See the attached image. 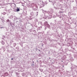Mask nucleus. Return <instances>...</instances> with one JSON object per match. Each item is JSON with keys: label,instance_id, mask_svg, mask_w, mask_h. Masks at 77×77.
<instances>
[{"label": "nucleus", "instance_id": "nucleus-1", "mask_svg": "<svg viewBox=\"0 0 77 77\" xmlns=\"http://www.w3.org/2000/svg\"><path fill=\"white\" fill-rule=\"evenodd\" d=\"M17 12L18 11H20V9L18 8H17Z\"/></svg>", "mask_w": 77, "mask_h": 77}, {"label": "nucleus", "instance_id": "nucleus-5", "mask_svg": "<svg viewBox=\"0 0 77 77\" xmlns=\"http://www.w3.org/2000/svg\"><path fill=\"white\" fill-rule=\"evenodd\" d=\"M1 28H3V27H2Z\"/></svg>", "mask_w": 77, "mask_h": 77}, {"label": "nucleus", "instance_id": "nucleus-2", "mask_svg": "<svg viewBox=\"0 0 77 77\" xmlns=\"http://www.w3.org/2000/svg\"><path fill=\"white\" fill-rule=\"evenodd\" d=\"M11 60H13V58H11Z\"/></svg>", "mask_w": 77, "mask_h": 77}, {"label": "nucleus", "instance_id": "nucleus-4", "mask_svg": "<svg viewBox=\"0 0 77 77\" xmlns=\"http://www.w3.org/2000/svg\"><path fill=\"white\" fill-rule=\"evenodd\" d=\"M62 62H63V61H62Z\"/></svg>", "mask_w": 77, "mask_h": 77}, {"label": "nucleus", "instance_id": "nucleus-6", "mask_svg": "<svg viewBox=\"0 0 77 77\" xmlns=\"http://www.w3.org/2000/svg\"><path fill=\"white\" fill-rule=\"evenodd\" d=\"M61 13H62V12H61Z\"/></svg>", "mask_w": 77, "mask_h": 77}, {"label": "nucleus", "instance_id": "nucleus-3", "mask_svg": "<svg viewBox=\"0 0 77 77\" xmlns=\"http://www.w3.org/2000/svg\"><path fill=\"white\" fill-rule=\"evenodd\" d=\"M63 67H64V66H63Z\"/></svg>", "mask_w": 77, "mask_h": 77}]
</instances>
